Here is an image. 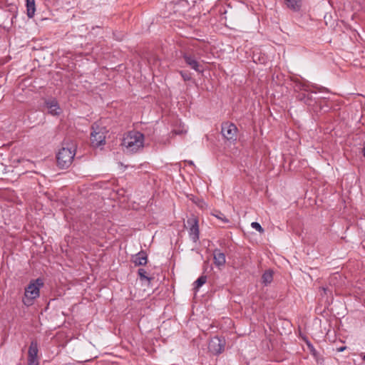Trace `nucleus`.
<instances>
[{"label":"nucleus","mask_w":365,"mask_h":365,"mask_svg":"<svg viewBox=\"0 0 365 365\" xmlns=\"http://www.w3.org/2000/svg\"><path fill=\"white\" fill-rule=\"evenodd\" d=\"M144 135L139 131L128 132L123 138L121 145L127 153H137L143 148Z\"/></svg>","instance_id":"1"},{"label":"nucleus","mask_w":365,"mask_h":365,"mask_svg":"<svg viewBox=\"0 0 365 365\" xmlns=\"http://www.w3.org/2000/svg\"><path fill=\"white\" fill-rule=\"evenodd\" d=\"M43 285V280L40 278L30 282L25 289V299H23V303L26 306L29 307L33 304L34 299L39 297V290Z\"/></svg>","instance_id":"2"},{"label":"nucleus","mask_w":365,"mask_h":365,"mask_svg":"<svg viewBox=\"0 0 365 365\" xmlns=\"http://www.w3.org/2000/svg\"><path fill=\"white\" fill-rule=\"evenodd\" d=\"M75 154L73 147L61 148L56 155L58 166L61 169L68 168L71 165Z\"/></svg>","instance_id":"3"},{"label":"nucleus","mask_w":365,"mask_h":365,"mask_svg":"<svg viewBox=\"0 0 365 365\" xmlns=\"http://www.w3.org/2000/svg\"><path fill=\"white\" fill-rule=\"evenodd\" d=\"M314 93H316V92L310 91L308 86L302 85L300 92L298 93L297 98L299 101L304 103L308 106L314 107L317 103L316 98L313 96Z\"/></svg>","instance_id":"4"},{"label":"nucleus","mask_w":365,"mask_h":365,"mask_svg":"<svg viewBox=\"0 0 365 365\" xmlns=\"http://www.w3.org/2000/svg\"><path fill=\"white\" fill-rule=\"evenodd\" d=\"M187 226L189 227V237L194 242H196L199 240V225L197 217L195 215H192L187 220Z\"/></svg>","instance_id":"5"},{"label":"nucleus","mask_w":365,"mask_h":365,"mask_svg":"<svg viewBox=\"0 0 365 365\" xmlns=\"http://www.w3.org/2000/svg\"><path fill=\"white\" fill-rule=\"evenodd\" d=\"M237 126L232 123H223L222 124L221 133L227 140H235L237 139Z\"/></svg>","instance_id":"6"},{"label":"nucleus","mask_w":365,"mask_h":365,"mask_svg":"<svg viewBox=\"0 0 365 365\" xmlns=\"http://www.w3.org/2000/svg\"><path fill=\"white\" fill-rule=\"evenodd\" d=\"M225 345V342L223 339L215 336L210 339L208 344V349L213 354L217 355L224 351Z\"/></svg>","instance_id":"7"},{"label":"nucleus","mask_w":365,"mask_h":365,"mask_svg":"<svg viewBox=\"0 0 365 365\" xmlns=\"http://www.w3.org/2000/svg\"><path fill=\"white\" fill-rule=\"evenodd\" d=\"M182 58L187 66L197 72H202V66L198 63L195 57L190 53H184Z\"/></svg>","instance_id":"8"},{"label":"nucleus","mask_w":365,"mask_h":365,"mask_svg":"<svg viewBox=\"0 0 365 365\" xmlns=\"http://www.w3.org/2000/svg\"><path fill=\"white\" fill-rule=\"evenodd\" d=\"M106 135L102 130L96 131L94 130L91 133V140L93 147H99L105 144Z\"/></svg>","instance_id":"9"},{"label":"nucleus","mask_w":365,"mask_h":365,"mask_svg":"<svg viewBox=\"0 0 365 365\" xmlns=\"http://www.w3.org/2000/svg\"><path fill=\"white\" fill-rule=\"evenodd\" d=\"M45 105L48 113L52 115H58L61 112L58 103L55 98L47 100L45 102Z\"/></svg>","instance_id":"10"},{"label":"nucleus","mask_w":365,"mask_h":365,"mask_svg":"<svg viewBox=\"0 0 365 365\" xmlns=\"http://www.w3.org/2000/svg\"><path fill=\"white\" fill-rule=\"evenodd\" d=\"M132 262L135 266L145 265L148 262L147 254L144 251L139 252L133 256Z\"/></svg>","instance_id":"11"},{"label":"nucleus","mask_w":365,"mask_h":365,"mask_svg":"<svg viewBox=\"0 0 365 365\" xmlns=\"http://www.w3.org/2000/svg\"><path fill=\"white\" fill-rule=\"evenodd\" d=\"M213 258L215 264L218 267L224 266L226 262L225 255L218 249L214 250Z\"/></svg>","instance_id":"12"},{"label":"nucleus","mask_w":365,"mask_h":365,"mask_svg":"<svg viewBox=\"0 0 365 365\" xmlns=\"http://www.w3.org/2000/svg\"><path fill=\"white\" fill-rule=\"evenodd\" d=\"M287 7L292 11H299L302 6V0H284Z\"/></svg>","instance_id":"13"},{"label":"nucleus","mask_w":365,"mask_h":365,"mask_svg":"<svg viewBox=\"0 0 365 365\" xmlns=\"http://www.w3.org/2000/svg\"><path fill=\"white\" fill-rule=\"evenodd\" d=\"M38 343L36 341L33 340L29 348L28 358H38Z\"/></svg>","instance_id":"14"},{"label":"nucleus","mask_w":365,"mask_h":365,"mask_svg":"<svg viewBox=\"0 0 365 365\" xmlns=\"http://www.w3.org/2000/svg\"><path fill=\"white\" fill-rule=\"evenodd\" d=\"M26 14L29 18H32L36 11L35 0H26Z\"/></svg>","instance_id":"15"},{"label":"nucleus","mask_w":365,"mask_h":365,"mask_svg":"<svg viewBox=\"0 0 365 365\" xmlns=\"http://www.w3.org/2000/svg\"><path fill=\"white\" fill-rule=\"evenodd\" d=\"M273 279V274L270 270L266 271L262 277V283L267 285L272 282Z\"/></svg>","instance_id":"16"},{"label":"nucleus","mask_w":365,"mask_h":365,"mask_svg":"<svg viewBox=\"0 0 365 365\" xmlns=\"http://www.w3.org/2000/svg\"><path fill=\"white\" fill-rule=\"evenodd\" d=\"M207 282V277L205 275L200 276L194 283V289L197 291L198 289L205 284Z\"/></svg>","instance_id":"17"},{"label":"nucleus","mask_w":365,"mask_h":365,"mask_svg":"<svg viewBox=\"0 0 365 365\" xmlns=\"http://www.w3.org/2000/svg\"><path fill=\"white\" fill-rule=\"evenodd\" d=\"M307 346L311 354L318 360V357L319 356L318 351L315 349L313 344L309 341H306Z\"/></svg>","instance_id":"18"},{"label":"nucleus","mask_w":365,"mask_h":365,"mask_svg":"<svg viewBox=\"0 0 365 365\" xmlns=\"http://www.w3.org/2000/svg\"><path fill=\"white\" fill-rule=\"evenodd\" d=\"M212 215L215 216L216 218L219 219L220 220H221L224 223L229 222V220L225 216L223 213H222L220 211H215L212 213Z\"/></svg>","instance_id":"19"},{"label":"nucleus","mask_w":365,"mask_h":365,"mask_svg":"<svg viewBox=\"0 0 365 365\" xmlns=\"http://www.w3.org/2000/svg\"><path fill=\"white\" fill-rule=\"evenodd\" d=\"M138 273L141 279H147L149 282L150 281L151 279L146 276V271L144 269H139Z\"/></svg>","instance_id":"20"},{"label":"nucleus","mask_w":365,"mask_h":365,"mask_svg":"<svg viewBox=\"0 0 365 365\" xmlns=\"http://www.w3.org/2000/svg\"><path fill=\"white\" fill-rule=\"evenodd\" d=\"M251 227L252 228L255 229L256 230H257L258 232H259L260 233L264 232V229L262 227V226L259 225V223H258L257 222H252Z\"/></svg>","instance_id":"21"},{"label":"nucleus","mask_w":365,"mask_h":365,"mask_svg":"<svg viewBox=\"0 0 365 365\" xmlns=\"http://www.w3.org/2000/svg\"><path fill=\"white\" fill-rule=\"evenodd\" d=\"M180 73L185 81H188L191 80L190 74L188 73L187 72L180 71Z\"/></svg>","instance_id":"22"},{"label":"nucleus","mask_w":365,"mask_h":365,"mask_svg":"<svg viewBox=\"0 0 365 365\" xmlns=\"http://www.w3.org/2000/svg\"><path fill=\"white\" fill-rule=\"evenodd\" d=\"M28 365H39L38 358H28Z\"/></svg>","instance_id":"23"},{"label":"nucleus","mask_w":365,"mask_h":365,"mask_svg":"<svg viewBox=\"0 0 365 365\" xmlns=\"http://www.w3.org/2000/svg\"><path fill=\"white\" fill-rule=\"evenodd\" d=\"M312 87L314 88L317 89L319 91H328V90L327 88H324L323 87L318 88V87H317L316 86H314V85H312Z\"/></svg>","instance_id":"24"},{"label":"nucleus","mask_w":365,"mask_h":365,"mask_svg":"<svg viewBox=\"0 0 365 365\" xmlns=\"http://www.w3.org/2000/svg\"><path fill=\"white\" fill-rule=\"evenodd\" d=\"M346 349V346H342V347H340L337 349L338 351L341 352V351H343L344 350H345Z\"/></svg>","instance_id":"25"},{"label":"nucleus","mask_w":365,"mask_h":365,"mask_svg":"<svg viewBox=\"0 0 365 365\" xmlns=\"http://www.w3.org/2000/svg\"><path fill=\"white\" fill-rule=\"evenodd\" d=\"M362 154H363L364 157L365 158V142L364 143V147L362 148Z\"/></svg>","instance_id":"26"},{"label":"nucleus","mask_w":365,"mask_h":365,"mask_svg":"<svg viewBox=\"0 0 365 365\" xmlns=\"http://www.w3.org/2000/svg\"><path fill=\"white\" fill-rule=\"evenodd\" d=\"M187 163H188V164H190V165H193V162H192V161H188Z\"/></svg>","instance_id":"27"},{"label":"nucleus","mask_w":365,"mask_h":365,"mask_svg":"<svg viewBox=\"0 0 365 365\" xmlns=\"http://www.w3.org/2000/svg\"><path fill=\"white\" fill-rule=\"evenodd\" d=\"M363 359L365 361V354H364V356L363 357Z\"/></svg>","instance_id":"28"}]
</instances>
